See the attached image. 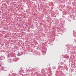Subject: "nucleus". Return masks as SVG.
I'll list each match as a JSON object with an SVG mask.
<instances>
[{"label":"nucleus","mask_w":76,"mask_h":76,"mask_svg":"<svg viewBox=\"0 0 76 76\" xmlns=\"http://www.w3.org/2000/svg\"><path fill=\"white\" fill-rule=\"evenodd\" d=\"M18 55L19 56H20V53H18Z\"/></svg>","instance_id":"obj_1"},{"label":"nucleus","mask_w":76,"mask_h":76,"mask_svg":"<svg viewBox=\"0 0 76 76\" xmlns=\"http://www.w3.org/2000/svg\"><path fill=\"white\" fill-rule=\"evenodd\" d=\"M17 59L18 60L19 59V58H17Z\"/></svg>","instance_id":"obj_2"}]
</instances>
